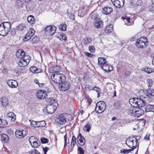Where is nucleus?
I'll return each mask as SVG.
<instances>
[{
    "label": "nucleus",
    "mask_w": 154,
    "mask_h": 154,
    "mask_svg": "<svg viewBox=\"0 0 154 154\" xmlns=\"http://www.w3.org/2000/svg\"><path fill=\"white\" fill-rule=\"evenodd\" d=\"M51 78L53 81L60 85L61 83L65 82L66 81L64 75L60 73L54 74L51 75Z\"/></svg>",
    "instance_id": "obj_1"
},
{
    "label": "nucleus",
    "mask_w": 154,
    "mask_h": 154,
    "mask_svg": "<svg viewBox=\"0 0 154 154\" xmlns=\"http://www.w3.org/2000/svg\"><path fill=\"white\" fill-rule=\"evenodd\" d=\"M148 42L147 38L143 37L137 39L135 45L138 48H143L148 45Z\"/></svg>",
    "instance_id": "obj_2"
},
{
    "label": "nucleus",
    "mask_w": 154,
    "mask_h": 154,
    "mask_svg": "<svg viewBox=\"0 0 154 154\" xmlns=\"http://www.w3.org/2000/svg\"><path fill=\"white\" fill-rule=\"evenodd\" d=\"M106 104L103 101L98 102L96 104L95 111L97 113H100L103 112L106 109Z\"/></svg>",
    "instance_id": "obj_3"
},
{
    "label": "nucleus",
    "mask_w": 154,
    "mask_h": 154,
    "mask_svg": "<svg viewBox=\"0 0 154 154\" xmlns=\"http://www.w3.org/2000/svg\"><path fill=\"white\" fill-rule=\"evenodd\" d=\"M67 116V114L66 113L61 114L56 119V121L60 125L64 124L66 122V117Z\"/></svg>",
    "instance_id": "obj_4"
},
{
    "label": "nucleus",
    "mask_w": 154,
    "mask_h": 154,
    "mask_svg": "<svg viewBox=\"0 0 154 154\" xmlns=\"http://www.w3.org/2000/svg\"><path fill=\"white\" fill-rule=\"evenodd\" d=\"M134 140L133 139L132 137H129L126 139L125 143L129 147L132 148L131 149H133V150L137 147V150L138 149V146L136 145V144L134 145Z\"/></svg>",
    "instance_id": "obj_5"
},
{
    "label": "nucleus",
    "mask_w": 154,
    "mask_h": 154,
    "mask_svg": "<svg viewBox=\"0 0 154 154\" xmlns=\"http://www.w3.org/2000/svg\"><path fill=\"white\" fill-rule=\"evenodd\" d=\"M36 94L37 98L39 100L45 98L48 96L46 91L41 90H38Z\"/></svg>",
    "instance_id": "obj_6"
},
{
    "label": "nucleus",
    "mask_w": 154,
    "mask_h": 154,
    "mask_svg": "<svg viewBox=\"0 0 154 154\" xmlns=\"http://www.w3.org/2000/svg\"><path fill=\"white\" fill-rule=\"evenodd\" d=\"M56 29V28L54 26H48L45 29V33L49 35H54Z\"/></svg>",
    "instance_id": "obj_7"
},
{
    "label": "nucleus",
    "mask_w": 154,
    "mask_h": 154,
    "mask_svg": "<svg viewBox=\"0 0 154 154\" xmlns=\"http://www.w3.org/2000/svg\"><path fill=\"white\" fill-rule=\"evenodd\" d=\"M30 125L32 127H42L45 126L46 123L44 121L36 122L32 120H29Z\"/></svg>",
    "instance_id": "obj_8"
},
{
    "label": "nucleus",
    "mask_w": 154,
    "mask_h": 154,
    "mask_svg": "<svg viewBox=\"0 0 154 154\" xmlns=\"http://www.w3.org/2000/svg\"><path fill=\"white\" fill-rule=\"evenodd\" d=\"M27 134V131L26 130L20 131L17 130L15 132V135L17 137L21 138L25 136Z\"/></svg>",
    "instance_id": "obj_9"
},
{
    "label": "nucleus",
    "mask_w": 154,
    "mask_h": 154,
    "mask_svg": "<svg viewBox=\"0 0 154 154\" xmlns=\"http://www.w3.org/2000/svg\"><path fill=\"white\" fill-rule=\"evenodd\" d=\"M111 1L116 7L120 8L123 6L125 0H111Z\"/></svg>",
    "instance_id": "obj_10"
},
{
    "label": "nucleus",
    "mask_w": 154,
    "mask_h": 154,
    "mask_svg": "<svg viewBox=\"0 0 154 154\" xmlns=\"http://www.w3.org/2000/svg\"><path fill=\"white\" fill-rule=\"evenodd\" d=\"M35 31L33 29H30L28 31L27 33L25 36L24 41L26 42L30 39L35 33Z\"/></svg>",
    "instance_id": "obj_11"
},
{
    "label": "nucleus",
    "mask_w": 154,
    "mask_h": 154,
    "mask_svg": "<svg viewBox=\"0 0 154 154\" xmlns=\"http://www.w3.org/2000/svg\"><path fill=\"white\" fill-rule=\"evenodd\" d=\"M7 85L10 87L15 88L18 86V83L16 81L14 80H9L7 82Z\"/></svg>",
    "instance_id": "obj_12"
},
{
    "label": "nucleus",
    "mask_w": 154,
    "mask_h": 154,
    "mask_svg": "<svg viewBox=\"0 0 154 154\" xmlns=\"http://www.w3.org/2000/svg\"><path fill=\"white\" fill-rule=\"evenodd\" d=\"M61 85L60 86L61 90L65 91L67 90L69 88V83L67 82H64L61 83Z\"/></svg>",
    "instance_id": "obj_13"
},
{
    "label": "nucleus",
    "mask_w": 154,
    "mask_h": 154,
    "mask_svg": "<svg viewBox=\"0 0 154 154\" xmlns=\"http://www.w3.org/2000/svg\"><path fill=\"white\" fill-rule=\"evenodd\" d=\"M77 142L79 145L81 146H83L85 144V138L81 134H79L77 137Z\"/></svg>",
    "instance_id": "obj_14"
},
{
    "label": "nucleus",
    "mask_w": 154,
    "mask_h": 154,
    "mask_svg": "<svg viewBox=\"0 0 154 154\" xmlns=\"http://www.w3.org/2000/svg\"><path fill=\"white\" fill-rule=\"evenodd\" d=\"M61 69V68L59 66H54L50 68V71L52 73H60L59 72Z\"/></svg>",
    "instance_id": "obj_15"
},
{
    "label": "nucleus",
    "mask_w": 154,
    "mask_h": 154,
    "mask_svg": "<svg viewBox=\"0 0 154 154\" xmlns=\"http://www.w3.org/2000/svg\"><path fill=\"white\" fill-rule=\"evenodd\" d=\"M25 52L22 49H19L16 54V56L17 57L20 59L23 58V57L25 55Z\"/></svg>",
    "instance_id": "obj_16"
},
{
    "label": "nucleus",
    "mask_w": 154,
    "mask_h": 154,
    "mask_svg": "<svg viewBox=\"0 0 154 154\" xmlns=\"http://www.w3.org/2000/svg\"><path fill=\"white\" fill-rule=\"evenodd\" d=\"M8 34V32L6 30L4 26L1 23L0 25V35L5 36Z\"/></svg>",
    "instance_id": "obj_17"
},
{
    "label": "nucleus",
    "mask_w": 154,
    "mask_h": 154,
    "mask_svg": "<svg viewBox=\"0 0 154 154\" xmlns=\"http://www.w3.org/2000/svg\"><path fill=\"white\" fill-rule=\"evenodd\" d=\"M94 26L95 27L97 28H101L103 26L102 21L100 18H99L95 21Z\"/></svg>",
    "instance_id": "obj_18"
},
{
    "label": "nucleus",
    "mask_w": 154,
    "mask_h": 154,
    "mask_svg": "<svg viewBox=\"0 0 154 154\" xmlns=\"http://www.w3.org/2000/svg\"><path fill=\"white\" fill-rule=\"evenodd\" d=\"M137 103V105H138L137 106V108L138 107V108H139L145 106L146 103L145 101L138 98Z\"/></svg>",
    "instance_id": "obj_19"
},
{
    "label": "nucleus",
    "mask_w": 154,
    "mask_h": 154,
    "mask_svg": "<svg viewBox=\"0 0 154 154\" xmlns=\"http://www.w3.org/2000/svg\"><path fill=\"white\" fill-rule=\"evenodd\" d=\"M136 111L135 112L134 116L136 117H138L142 115L144 112L143 110L141 109L137 108Z\"/></svg>",
    "instance_id": "obj_20"
},
{
    "label": "nucleus",
    "mask_w": 154,
    "mask_h": 154,
    "mask_svg": "<svg viewBox=\"0 0 154 154\" xmlns=\"http://www.w3.org/2000/svg\"><path fill=\"white\" fill-rule=\"evenodd\" d=\"M107 63H106L103 65L101 66V68L104 71L106 72H109L113 70V67L112 66L111 67V69H110L109 65L107 64Z\"/></svg>",
    "instance_id": "obj_21"
},
{
    "label": "nucleus",
    "mask_w": 154,
    "mask_h": 154,
    "mask_svg": "<svg viewBox=\"0 0 154 154\" xmlns=\"http://www.w3.org/2000/svg\"><path fill=\"white\" fill-rule=\"evenodd\" d=\"M3 26L5 28L6 30L8 32H9L11 28V23L9 22H5L2 23Z\"/></svg>",
    "instance_id": "obj_22"
},
{
    "label": "nucleus",
    "mask_w": 154,
    "mask_h": 154,
    "mask_svg": "<svg viewBox=\"0 0 154 154\" xmlns=\"http://www.w3.org/2000/svg\"><path fill=\"white\" fill-rule=\"evenodd\" d=\"M19 61H17V64L20 67H23L28 65V63L25 60L22 58L20 59Z\"/></svg>",
    "instance_id": "obj_23"
},
{
    "label": "nucleus",
    "mask_w": 154,
    "mask_h": 154,
    "mask_svg": "<svg viewBox=\"0 0 154 154\" xmlns=\"http://www.w3.org/2000/svg\"><path fill=\"white\" fill-rule=\"evenodd\" d=\"M147 94L146 95L147 97H151L152 98H154V90H151L150 88H148L147 91Z\"/></svg>",
    "instance_id": "obj_24"
},
{
    "label": "nucleus",
    "mask_w": 154,
    "mask_h": 154,
    "mask_svg": "<svg viewBox=\"0 0 154 154\" xmlns=\"http://www.w3.org/2000/svg\"><path fill=\"white\" fill-rule=\"evenodd\" d=\"M112 11V9L111 7H105L103 9V13L108 14H110Z\"/></svg>",
    "instance_id": "obj_25"
},
{
    "label": "nucleus",
    "mask_w": 154,
    "mask_h": 154,
    "mask_svg": "<svg viewBox=\"0 0 154 154\" xmlns=\"http://www.w3.org/2000/svg\"><path fill=\"white\" fill-rule=\"evenodd\" d=\"M107 62L105 59L104 57H100L98 58V64L100 65L101 67Z\"/></svg>",
    "instance_id": "obj_26"
},
{
    "label": "nucleus",
    "mask_w": 154,
    "mask_h": 154,
    "mask_svg": "<svg viewBox=\"0 0 154 154\" xmlns=\"http://www.w3.org/2000/svg\"><path fill=\"white\" fill-rule=\"evenodd\" d=\"M137 107H131L128 109V114H131L132 116H134L135 112L136 111Z\"/></svg>",
    "instance_id": "obj_27"
},
{
    "label": "nucleus",
    "mask_w": 154,
    "mask_h": 154,
    "mask_svg": "<svg viewBox=\"0 0 154 154\" xmlns=\"http://www.w3.org/2000/svg\"><path fill=\"white\" fill-rule=\"evenodd\" d=\"M48 109H46L47 112L50 114H52L54 113L56 110L55 108H56V107H55L53 108L52 105L48 107Z\"/></svg>",
    "instance_id": "obj_28"
},
{
    "label": "nucleus",
    "mask_w": 154,
    "mask_h": 154,
    "mask_svg": "<svg viewBox=\"0 0 154 154\" xmlns=\"http://www.w3.org/2000/svg\"><path fill=\"white\" fill-rule=\"evenodd\" d=\"M146 112L150 111L154 112V105L148 104L146 106Z\"/></svg>",
    "instance_id": "obj_29"
},
{
    "label": "nucleus",
    "mask_w": 154,
    "mask_h": 154,
    "mask_svg": "<svg viewBox=\"0 0 154 154\" xmlns=\"http://www.w3.org/2000/svg\"><path fill=\"white\" fill-rule=\"evenodd\" d=\"M38 140V138L35 136H31L29 139V140L31 145L36 141Z\"/></svg>",
    "instance_id": "obj_30"
},
{
    "label": "nucleus",
    "mask_w": 154,
    "mask_h": 154,
    "mask_svg": "<svg viewBox=\"0 0 154 154\" xmlns=\"http://www.w3.org/2000/svg\"><path fill=\"white\" fill-rule=\"evenodd\" d=\"M113 28V26L110 24L106 26L105 29V32L107 33H110L112 31Z\"/></svg>",
    "instance_id": "obj_31"
},
{
    "label": "nucleus",
    "mask_w": 154,
    "mask_h": 154,
    "mask_svg": "<svg viewBox=\"0 0 154 154\" xmlns=\"http://www.w3.org/2000/svg\"><path fill=\"white\" fill-rule=\"evenodd\" d=\"M1 140L2 141L5 142H7L9 140L8 136L5 134H2L1 135Z\"/></svg>",
    "instance_id": "obj_32"
},
{
    "label": "nucleus",
    "mask_w": 154,
    "mask_h": 154,
    "mask_svg": "<svg viewBox=\"0 0 154 154\" xmlns=\"http://www.w3.org/2000/svg\"><path fill=\"white\" fill-rule=\"evenodd\" d=\"M27 20L31 24H34L35 21L34 17L32 15H30L28 17Z\"/></svg>",
    "instance_id": "obj_33"
},
{
    "label": "nucleus",
    "mask_w": 154,
    "mask_h": 154,
    "mask_svg": "<svg viewBox=\"0 0 154 154\" xmlns=\"http://www.w3.org/2000/svg\"><path fill=\"white\" fill-rule=\"evenodd\" d=\"M26 27L25 24L24 23H21L18 25L16 27V29L17 30L21 31L23 30Z\"/></svg>",
    "instance_id": "obj_34"
},
{
    "label": "nucleus",
    "mask_w": 154,
    "mask_h": 154,
    "mask_svg": "<svg viewBox=\"0 0 154 154\" xmlns=\"http://www.w3.org/2000/svg\"><path fill=\"white\" fill-rule=\"evenodd\" d=\"M122 103L119 101H116L114 103V106L115 108L119 109L121 108Z\"/></svg>",
    "instance_id": "obj_35"
},
{
    "label": "nucleus",
    "mask_w": 154,
    "mask_h": 154,
    "mask_svg": "<svg viewBox=\"0 0 154 154\" xmlns=\"http://www.w3.org/2000/svg\"><path fill=\"white\" fill-rule=\"evenodd\" d=\"M57 37L59 38L61 40L66 41V36L62 32H60L57 35Z\"/></svg>",
    "instance_id": "obj_36"
},
{
    "label": "nucleus",
    "mask_w": 154,
    "mask_h": 154,
    "mask_svg": "<svg viewBox=\"0 0 154 154\" xmlns=\"http://www.w3.org/2000/svg\"><path fill=\"white\" fill-rule=\"evenodd\" d=\"M1 102L2 105L4 106H5L8 103V99L5 97H3L2 99Z\"/></svg>",
    "instance_id": "obj_37"
},
{
    "label": "nucleus",
    "mask_w": 154,
    "mask_h": 154,
    "mask_svg": "<svg viewBox=\"0 0 154 154\" xmlns=\"http://www.w3.org/2000/svg\"><path fill=\"white\" fill-rule=\"evenodd\" d=\"M91 38L88 37L85 38L83 40V43L85 45H88L91 42Z\"/></svg>",
    "instance_id": "obj_38"
},
{
    "label": "nucleus",
    "mask_w": 154,
    "mask_h": 154,
    "mask_svg": "<svg viewBox=\"0 0 154 154\" xmlns=\"http://www.w3.org/2000/svg\"><path fill=\"white\" fill-rule=\"evenodd\" d=\"M40 145V142L39 140H38V141H36L34 143L31 144V146L34 148H36L39 147Z\"/></svg>",
    "instance_id": "obj_39"
},
{
    "label": "nucleus",
    "mask_w": 154,
    "mask_h": 154,
    "mask_svg": "<svg viewBox=\"0 0 154 154\" xmlns=\"http://www.w3.org/2000/svg\"><path fill=\"white\" fill-rule=\"evenodd\" d=\"M91 128V127L89 124H87L83 128V130L86 132H89Z\"/></svg>",
    "instance_id": "obj_40"
},
{
    "label": "nucleus",
    "mask_w": 154,
    "mask_h": 154,
    "mask_svg": "<svg viewBox=\"0 0 154 154\" xmlns=\"http://www.w3.org/2000/svg\"><path fill=\"white\" fill-rule=\"evenodd\" d=\"M76 142V139L75 137L74 136H73L72 138V141L71 143V146L73 148Z\"/></svg>",
    "instance_id": "obj_41"
},
{
    "label": "nucleus",
    "mask_w": 154,
    "mask_h": 154,
    "mask_svg": "<svg viewBox=\"0 0 154 154\" xmlns=\"http://www.w3.org/2000/svg\"><path fill=\"white\" fill-rule=\"evenodd\" d=\"M23 5V2L21 0H17L16 2V5L18 6V8L22 7Z\"/></svg>",
    "instance_id": "obj_42"
},
{
    "label": "nucleus",
    "mask_w": 154,
    "mask_h": 154,
    "mask_svg": "<svg viewBox=\"0 0 154 154\" xmlns=\"http://www.w3.org/2000/svg\"><path fill=\"white\" fill-rule=\"evenodd\" d=\"M67 26L66 24L61 25L59 27V29L62 31H65L66 30Z\"/></svg>",
    "instance_id": "obj_43"
},
{
    "label": "nucleus",
    "mask_w": 154,
    "mask_h": 154,
    "mask_svg": "<svg viewBox=\"0 0 154 154\" xmlns=\"http://www.w3.org/2000/svg\"><path fill=\"white\" fill-rule=\"evenodd\" d=\"M30 57V56L28 55H26L25 54V55L23 56V60H25V61H27L28 64L29 62V58Z\"/></svg>",
    "instance_id": "obj_44"
},
{
    "label": "nucleus",
    "mask_w": 154,
    "mask_h": 154,
    "mask_svg": "<svg viewBox=\"0 0 154 154\" xmlns=\"http://www.w3.org/2000/svg\"><path fill=\"white\" fill-rule=\"evenodd\" d=\"M30 154H40L39 152L36 149H33L29 152Z\"/></svg>",
    "instance_id": "obj_45"
},
{
    "label": "nucleus",
    "mask_w": 154,
    "mask_h": 154,
    "mask_svg": "<svg viewBox=\"0 0 154 154\" xmlns=\"http://www.w3.org/2000/svg\"><path fill=\"white\" fill-rule=\"evenodd\" d=\"M138 98H134V101L133 102V104H131V105L132 106L137 107V106H138L137 105V103Z\"/></svg>",
    "instance_id": "obj_46"
},
{
    "label": "nucleus",
    "mask_w": 154,
    "mask_h": 154,
    "mask_svg": "<svg viewBox=\"0 0 154 154\" xmlns=\"http://www.w3.org/2000/svg\"><path fill=\"white\" fill-rule=\"evenodd\" d=\"M147 83L148 85V87L149 88H150L151 86H152V83H153V81L152 79H148L147 80Z\"/></svg>",
    "instance_id": "obj_47"
},
{
    "label": "nucleus",
    "mask_w": 154,
    "mask_h": 154,
    "mask_svg": "<svg viewBox=\"0 0 154 154\" xmlns=\"http://www.w3.org/2000/svg\"><path fill=\"white\" fill-rule=\"evenodd\" d=\"M41 141L42 143H48V140L46 138L42 137L41 139Z\"/></svg>",
    "instance_id": "obj_48"
},
{
    "label": "nucleus",
    "mask_w": 154,
    "mask_h": 154,
    "mask_svg": "<svg viewBox=\"0 0 154 154\" xmlns=\"http://www.w3.org/2000/svg\"><path fill=\"white\" fill-rule=\"evenodd\" d=\"M89 49L91 53H94L95 51V47L92 45H90L89 47Z\"/></svg>",
    "instance_id": "obj_49"
},
{
    "label": "nucleus",
    "mask_w": 154,
    "mask_h": 154,
    "mask_svg": "<svg viewBox=\"0 0 154 154\" xmlns=\"http://www.w3.org/2000/svg\"><path fill=\"white\" fill-rule=\"evenodd\" d=\"M37 67L35 66H33L30 68V70L32 73H35Z\"/></svg>",
    "instance_id": "obj_50"
},
{
    "label": "nucleus",
    "mask_w": 154,
    "mask_h": 154,
    "mask_svg": "<svg viewBox=\"0 0 154 154\" xmlns=\"http://www.w3.org/2000/svg\"><path fill=\"white\" fill-rule=\"evenodd\" d=\"M133 138H135V144H136V145H137V143L138 140L140 139V136L139 135H134L133 136Z\"/></svg>",
    "instance_id": "obj_51"
},
{
    "label": "nucleus",
    "mask_w": 154,
    "mask_h": 154,
    "mask_svg": "<svg viewBox=\"0 0 154 154\" xmlns=\"http://www.w3.org/2000/svg\"><path fill=\"white\" fill-rule=\"evenodd\" d=\"M133 150V149H124L122 151V152L124 154H125L127 153H129Z\"/></svg>",
    "instance_id": "obj_52"
},
{
    "label": "nucleus",
    "mask_w": 154,
    "mask_h": 154,
    "mask_svg": "<svg viewBox=\"0 0 154 154\" xmlns=\"http://www.w3.org/2000/svg\"><path fill=\"white\" fill-rule=\"evenodd\" d=\"M85 54L87 56L90 58H93L95 56L94 54L88 52H85Z\"/></svg>",
    "instance_id": "obj_53"
},
{
    "label": "nucleus",
    "mask_w": 154,
    "mask_h": 154,
    "mask_svg": "<svg viewBox=\"0 0 154 154\" xmlns=\"http://www.w3.org/2000/svg\"><path fill=\"white\" fill-rule=\"evenodd\" d=\"M1 123V125L5 126L8 125V123L6 120H2Z\"/></svg>",
    "instance_id": "obj_54"
},
{
    "label": "nucleus",
    "mask_w": 154,
    "mask_h": 154,
    "mask_svg": "<svg viewBox=\"0 0 154 154\" xmlns=\"http://www.w3.org/2000/svg\"><path fill=\"white\" fill-rule=\"evenodd\" d=\"M145 71L148 73H150L153 72L150 68H145Z\"/></svg>",
    "instance_id": "obj_55"
},
{
    "label": "nucleus",
    "mask_w": 154,
    "mask_h": 154,
    "mask_svg": "<svg viewBox=\"0 0 154 154\" xmlns=\"http://www.w3.org/2000/svg\"><path fill=\"white\" fill-rule=\"evenodd\" d=\"M78 150L79 151L80 154H84V151L81 147L79 146L78 147Z\"/></svg>",
    "instance_id": "obj_56"
},
{
    "label": "nucleus",
    "mask_w": 154,
    "mask_h": 154,
    "mask_svg": "<svg viewBox=\"0 0 154 154\" xmlns=\"http://www.w3.org/2000/svg\"><path fill=\"white\" fill-rule=\"evenodd\" d=\"M91 18L92 19L95 20V21L99 19L98 18L97 15L96 14L92 15L91 16Z\"/></svg>",
    "instance_id": "obj_57"
},
{
    "label": "nucleus",
    "mask_w": 154,
    "mask_h": 154,
    "mask_svg": "<svg viewBox=\"0 0 154 154\" xmlns=\"http://www.w3.org/2000/svg\"><path fill=\"white\" fill-rule=\"evenodd\" d=\"M39 40V38L38 37H33L32 38V41L33 43H36Z\"/></svg>",
    "instance_id": "obj_58"
},
{
    "label": "nucleus",
    "mask_w": 154,
    "mask_h": 154,
    "mask_svg": "<svg viewBox=\"0 0 154 154\" xmlns=\"http://www.w3.org/2000/svg\"><path fill=\"white\" fill-rule=\"evenodd\" d=\"M14 115V114L13 112H11L8 113V115L9 117L11 118L12 120H13H13L14 121L15 119L13 117V115Z\"/></svg>",
    "instance_id": "obj_59"
},
{
    "label": "nucleus",
    "mask_w": 154,
    "mask_h": 154,
    "mask_svg": "<svg viewBox=\"0 0 154 154\" xmlns=\"http://www.w3.org/2000/svg\"><path fill=\"white\" fill-rule=\"evenodd\" d=\"M47 101L48 102H49L50 103H51V105L52 103H54L55 102V100L54 99H51L50 98Z\"/></svg>",
    "instance_id": "obj_60"
},
{
    "label": "nucleus",
    "mask_w": 154,
    "mask_h": 154,
    "mask_svg": "<svg viewBox=\"0 0 154 154\" xmlns=\"http://www.w3.org/2000/svg\"><path fill=\"white\" fill-rule=\"evenodd\" d=\"M68 16L69 17L70 19L73 20L74 19L75 17L74 14L73 13H68Z\"/></svg>",
    "instance_id": "obj_61"
},
{
    "label": "nucleus",
    "mask_w": 154,
    "mask_h": 154,
    "mask_svg": "<svg viewBox=\"0 0 154 154\" xmlns=\"http://www.w3.org/2000/svg\"><path fill=\"white\" fill-rule=\"evenodd\" d=\"M6 131L8 134H11L13 133V132L11 129H6Z\"/></svg>",
    "instance_id": "obj_62"
},
{
    "label": "nucleus",
    "mask_w": 154,
    "mask_h": 154,
    "mask_svg": "<svg viewBox=\"0 0 154 154\" xmlns=\"http://www.w3.org/2000/svg\"><path fill=\"white\" fill-rule=\"evenodd\" d=\"M92 90L96 91L97 93L98 91H100V89L96 86L94 87L93 89L92 88Z\"/></svg>",
    "instance_id": "obj_63"
},
{
    "label": "nucleus",
    "mask_w": 154,
    "mask_h": 154,
    "mask_svg": "<svg viewBox=\"0 0 154 154\" xmlns=\"http://www.w3.org/2000/svg\"><path fill=\"white\" fill-rule=\"evenodd\" d=\"M16 34V30L15 29H12L11 31V34L12 35H14Z\"/></svg>",
    "instance_id": "obj_64"
}]
</instances>
